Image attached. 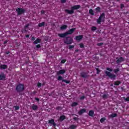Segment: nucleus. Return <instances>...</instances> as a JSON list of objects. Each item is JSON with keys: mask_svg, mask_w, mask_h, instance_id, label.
Here are the masks:
<instances>
[{"mask_svg": "<svg viewBox=\"0 0 129 129\" xmlns=\"http://www.w3.org/2000/svg\"><path fill=\"white\" fill-rule=\"evenodd\" d=\"M0 129H1V127H0Z\"/></svg>", "mask_w": 129, "mask_h": 129, "instance_id": "59", "label": "nucleus"}, {"mask_svg": "<svg viewBox=\"0 0 129 129\" xmlns=\"http://www.w3.org/2000/svg\"><path fill=\"white\" fill-rule=\"evenodd\" d=\"M35 39H36V38H35V37H32V38H31V40L32 41H34V40H35Z\"/></svg>", "mask_w": 129, "mask_h": 129, "instance_id": "47", "label": "nucleus"}, {"mask_svg": "<svg viewBox=\"0 0 129 129\" xmlns=\"http://www.w3.org/2000/svg\"><path fill=\"white\" fill-rule=\"evenodd\" d=\"M77 105H78V103H77L76 102H74L72 104V106H73V107L76 106Z\"/></svg>", "mask_w": 129, "mask_h": 129, "instance_id": "26", "label": "nucleus"}, {"mask_svg": "<svg viewBox=\"0 0 129 129\" xmlns=\"http://www.w3.org/2000/svg\"><path fill=\"white\" fill-rule=\"evenodd\" d=\"M65 62H66V59H62L61 61V63L62 64H64V63H65Z\"/></svg>", "mask_w": 129, "mask_h": 129, "instance_id": "39", "label": "nucleus"}, {"mask_svg": "<svg viewBox=\"0 0 129 129\" xmlns=\"http://www.w3.org/2000/svg\"><path fill=\"white\" fill-rule=\"evenodd\" d=\"M83 38V36L82 35H79L76 37V40L77 41H80Z\"/></svg>", "mask_w": 129, "mask_h": 129, "instance_id": "12", "label": "nucleus"}, {"mask_svg": "<svg viewBox=\"0 0 129 129\" xmlns=\"http://www.w3.org/2000/svg\"><path fill=\"white\" fill-rule=\"evenodd\" d=\"M68 27V26L67 25H62L60 27V30H66V29H67Z\"/></svg>", "mask_w": 129, "mask_h": 129, "instance_id": "19", "label": "nucleus"}, {"mask_svg": "<svg viewBox=\"0 0 129 129\" xmlns=\"http://www.w3.org/2000/svg\"><path fill=\"white\" fill-rule=\"evenodd\" d=\"M5 79H6V75L5 74L0 75V80H5Z\"/></svg>", "mask_w": 129, "mask_h": 129, "instance_id": "11", "label": "nucleus"}, {"mask_svg": "<svg viewBox=\"0 0 129 129\" xmlns=\"http://www.w3.org/2000/svg\"><path fill=\"white\" fill-rule=\"evenodd\" d=\"M104 13H102L100 16L99 17V19H97V22L98 24H100V22H103L104 21Z\"/></svg>", "mask_w": 129, "mask_h": 129, "instance_id": "4", "label": "nucleus"}, {"mask_svg": "<svg viewBox=\"0 0 129 129\" xmlns=\"http://www.w3.org/2000/svg\"><path fill=\"white\" fill-rule=\"evenodd\" d=\"M57 80L59 81H61V80H63V77H62L61 76H59L58 77V79Z\"/></svg>", "mask_w": 129, "mask_h": 129, "instance_id": "28", "label": "nucleus"}, {"mask_svg": "<svg viewBox=\"0 0 129 129\" xmlns=\"http://www.w3.org/2000/svg\"><path fill=\"white\" fill-rule=\"evenodd\" d=\"M107 97H108V95L107 94H104L103 96H102V98H107Z\"/></svg>", "mask_w": 129, "mask_h": 129, "instance_id": "27", "label": "nucleus"}, {"mask_svg": "<svg viewBox=\"0 0 129 129\" xmlns=\"http://www.w3.org/2000/svg\"><path fill=\"white\" fill-rule=\"evenodd\" d=\"M95 30H96V28L94 26H93L92 28H91V31H95Z\"/></svg>", "mask_w": 129, "mask_h": 129, "instance_id": "36", "label": "nucleus"}, {"mask_svg": "<svg viewBox=\"0 0 129 129\" xmlns=\"http://www.w3.org/2000/svg\"><path fill=\"white\" fill-rule=\"evenodd\" d=\"M49 123H50L51 124H53V125H55V121H54V119H51L48 120Z\"/></svg>", "mask_w": 129, "mask_h": 129, "instance_id": "18", "label": "nucleus"}, {"mask_svg": "<svg viewBox=\"0 0 129 129\" xmlns=\"http://www.w3.org/2000/svg\"><path fill=\"white\" fill-rule=\"evenodd\" d=\"M122 61H123V58L122 57H119L117 61H116V63H117V64H118V63H120L121 62H122Z\"/></svg>", "mask_w": 129, "mask_h": 129, "instance_id": "13", "label": "nucleus"}, {"mask_svg": "<svg viewBox=\"0 0 129 129\" xmlns=\"http://www.w3.org/2000/svg\"><path fill=\"white\" fill-rule=\"evenodd\" d=\"M80 48H84V45L83 44V43L80 44Z\"/></svg>", "mask_w": 129, "mask_h": 129, "instance_id": "38", "label": "nucleus"}, {"mask_svg": "<svg viewBox=\"0 0 129 129\" xmlns=\"http://www.w3.org/2000/svg\"><path fill=\"white\" fill-rule=\"evenodd\" d=\"M66 13H67V14H69L70 15H72L74 13V11L73 10H65Z\"/></svg>", "mask_w": 129, "mask_h": 129, "instance_id": "8", "label": "nucleus"}, {"mask_svg": "<svg viewBox=\"0 0 129 129\" xmlns=\"http://www.w3.org/2000/svg\"><path fill=\"white\" fill-rule=\"evenodd\" d=\"M62 82H65V83H67V84L70 83V81H67L66 80H62Z\"/></svg>", "mask_w": 129, "mask_h": 129, "instance_id": "29", "label": "nucleus"}, {"mask_svg": "<svg viewBox=\"0 0 129 129\" xmlns=\"http://www.w3.org/2000/svg\"><path fill=\"white\" fill-rule=\"evenodd\" d=\"M89 14H90V15H92V16H93L94 15V13H93V10H92V9H90Z\"/></svg>", "mask_w": 129, "mask_h": 129, "instance_id": "25", "label": "nucleus"}, {"mask_svg": "<svg viewBox=\"0 0 129 129\" xmlns=\"http://www.w3.org/2000/svg\"><path fill=\"white\" fill-rule=\"evenodd\" d=\"M25 89V86L23 84H19L16 87V90L18 92H22Z\"/></svg>", "mask_w": 129, "mask_h": 129, "instance_id": "1", "label": "nucleus"}, {"mask_svg": "<svg viewBox=\"0 0 129 129\" xmlns=\"http://www.w3.org/2000/svg\"><path fill=\"white\" fill-rule=\"evenodd\" d=\"M98 46H101L102 45V43H99L97 44Z\"/></svg>", "mask_w": 129, "mask_h": 129, "instance_id": "49", "label": "nucleus"}, {"mask_svg": "<svg viewBox=\"0 0 129 129\" xmlns=\"http://www.w3.org/2000/svg\"><path fill=\"white\" fill-rule=\"evenodd\" d=\"M28 27H29V24H27V25L25 26V30H26V29H27V28H28Z\"/></svg>", "mask_w": 129, "mask_h": 129, "instance_id": "52", "label": "nucleus"}, {"mask_svg": "<svg viewBox=\"0 0 129 129\" xmlns=\"http://www.w3.org/2000/svg\"><path fill=\"white\" fill-rule=\"evenodd\" d=\"M123 7H124L123 4H121V9H122Z\"/></svg>", "mask_w": 129, "mask_h": 129, "instance_id": "51", "label": "nucleus"}, {"mask_svg": "<svg viewBox=\"0 0 129 129\" xmlns=\"http://www.w3.org/2000/svg\"><path fill=\"white\" fill-rule=\"evenodd\" d=\"M119 71V70L118 69L114 70V73H117V72H118Z\"/></svg>", "mask_w": 129, "mask_h": 129, "instance_id": "34", "label": "nucleus"}, {"mask_svg": "<svg viewBox=\"0 0 129 129\" xmlns=\"http://www.w3.org/2000/svg\"><path fill=\"white\" fill-rule=\"evenodd\" d=\"M7 43H8V41H7L4 42V44H7Z\"/></svg>", "mask_w": 129, "mask_h": 129, "instance_id": "56", "label": "nucleus"}, {"mask_svg": "<svg viewBox=\"0 0 129 129\" xmlns=\"http://www.w3.org/2000/svg\"><path fill=\"white\" fill-rule=\"evenodd\" d=\"M115 116H116V113H113L111 115V117H115Z\"/></svg>", "mask_w": 129, "mask_h": 129, "instance_id": "32", "label": "nucleus"}, {"mask_svg": "<svg viewBox=\"0 0 129 129\" xmlns=\"http://www.w3.org/2000/svg\"><path fill=\"white\" fill-rule=\"evenodd\" d=\"M41 42V39H37L34 42V44H39Z\"/></svg>", "mask_w": 129, "mask_h": 129, "instance_id": "20", "label": "nucleus"}, {"mask_svg": "<svg viewBox=\"0 0 129 129\" xmlns=\"http://www.w3.org/2000/svg\"><path fill=\"white\" fill-rule=\"evenodd\" d=\"M18 15H22V14H24L25 10L22 8H18L16 10Z\"/></svg>", "mask_w": 129, "mask_h": 129, "instance_id": "5", "label": "nucleus"}, {"mask_svg": "<svg viewBox=\"0 0 129 129\" xmlns=\"http://www.w3.org/2000/svg\"><path fill=\"white\" fill-rule=\"evenodd\" d=\"M9 53H10V52H7V54H9Z\"/></svg>", "mask_w": 129, "mask_h": 129, "instance_id": "57", "label": "nucleus"}, {"mask_svg": "<svg viewBox=\"0 0 129 129\" xmlns=\"http://www.w3.org/2000/svg\"><path fill=\"white\" fill-rule=\"evenodd\" d=\"M73 42V39L71 37H67L66 40H64V43L67 45H70Z\"/></svg>", "mask_w": 129, "mask_h": 129, "instance_id": "3", "label": "nucleus"}, {"mask_svg": "<svg viewBox=\"0 0 129 129\" xmlns=\"http://www.w3.org/2000/svg\"><path fill=\"white\" fill-rule=\"evenodd\" d=\"M107 70H108V71H112V69L109 68H107Z\"/></svg>", "mask_w": 129, "mask_h": 129, "instance_id": "43", "label": "nucleus"}, {"mask_svg": "<svg viewBox=\"0 0 129 129\" xmlns=\"http://www.w3.org/2000/svg\"><path fill=\"white\" fill-rule=\"evenodd\" d=\"M96 71H97V74H99V73H100V71H99L98 69H96Z\"/></svg>", "mask_w": 129, "mask_h": 129, "instance_id": "44", "label": "nucleus"}, {"mask_svg": "<svg viewBox=\"0 0 129 129\" xmlns=\"http://www.w3.org/2000/svg\"><path fill=\"white\" fill-rule=\"evenodd\" d=\"M32 108L33 110H37V109H38V106H37L36 105H33L32 106Z\"/></svg>", "mask_w": 129, "mask_h": 129, "instance_id": "15", "label": "nucleus"}, {"mask_svg": "<svg viewBox=\"0 0 129 129\" xmlns=\"http://www.w3.org/2000/svg\"><path fill=\"white\" fill-rule=\"evenodd\" d=\"M93 114H94L93 111L90 110L89 112V115H90V116H93Z\"/></svg>", "mask_w": 129, "mask_h": 129, "instance_id": "22", "label": "nucleus"}, {"mask_svg": "<svg viewBox=\"0 0 129 129\" xmlns=\"http://www.w3.org/2000/svg\"><path fill=\"white\" fill-rule=\"evenodd\" d=\"M79 9H80V5H76V6H74L72 7V10H73L74 11V10H78Z\"/></svg>", "mask_w": 129, "mask_h": 129, "instance_id": "10", "label": "nucleus"}, {"mask_svg": "<svg viewBox=\"0 0 129 129\" xmlns=\"http://www.w3.org/2000/svg\"><path fill=\"white\" fill-rule=\"evenodd\" d=\"M79 50H78V49H76V50H75V52H76H76H78Z\"/></svg>", "mask_w": 129, "mask_h": 129, "instance_id": "54", "label": "nucleus"}, {"mask_svg": "<svg viewBox=\"0 0 129 129\" xmlns=\"http://www.w3.org/2000/svg\"><path fill=\"white\" fill-rule=\"evenodd\" d=\"M35 100H36V101H40V99L38 98H35Z\"/></svg>", "mask_w": 129, "mask_h": 129, "instance_id": "48", "label": "nucleus"}, {"mask_svg": "<svg viewBox=\"0 0 129 129\" xmlns=\"http://www.w3.org/2000/svg\"><path fill=\"white\" fill-rule=\"evenodd\" d=\"M117 2H119V0H117Z\"/></svg>", "mask_w": 129, "mask_h": 129, "instance_id": "58", "label": "nucleus"}, {"mask_svg": "<svg viewBox=\"0 0 129 129\" xmlns=\"http://www.w3.org/2000/svg\"><path fill=\"white\" fill-rule=\"evenodd\" d=\"M67 0H61V3H62V4H64V3H66V1Z\"/></svg>", "mask_w": 129, "mask_h": 129, "instance_id": "46", "label": "nucleus"}, {"mask_svg": "<svg viewBox=\"0 0 129 129\" xmlns=\"http://www.w3.org/2000/svg\"><path fill=\"white\" fill-rule=\"evenodd\" d=\"M104 120H105V118H101L100 121L101 122H104Z\"/></svg>", "mask_w": 129, "mask_h": 129, "instance_id": "35", "label": "nucleus"}, {"mask_svg": "<svg viewBox=\"0 0 129 129\" xmlns=\"http://www.w3.org/2000/svg\"><path fill=\"white\" fill-rule=\"evenodd\" d=\"M41 14H45V11H43V10L41 11Z\"/></svg>", "mask_w": 129, "mask_h": 129, "instance_id": "50", "label": "nucleus"}, {"mask_svg": "<svg viewBox=\"0 0 129 129\" xmlns=\"http://www.w3.org/2000/svg\"><path fill=\"white\" fill-rule=\"evenodd\" d=\"M105 74L107 76L109 77V78H110V79H113V80H114V79H115V78L116 77V76H115V75L111 74L109 72L106 71Z\"/></svg>", "mask_w": 129, "mask_h": 129, "instance_id": "2", "label": "nucleus"}, {"mask_svg": "<svg viewBox=\"0 0 129 129\" xmlns=\"http://www.w3.org/2000/svg\"><path fill=\"white\" fill-rule=\"evenodd\" d=\"M81 75L82 77H84V78H85V77H87V73H81Z\"/></svg>", "mask_w": 129, "mask_h": 129, "instance_id": "17", "label": "nucleus"}, {"mask_svg": "<svg viewBox=\"0 0 129 129\" xmlns=\"http://www.w3.org/2000/svg\"><path fill=\"white\" fill-rule=\"evenodd\" d=\"M75 31V28H72L69 30L67 32H66L67 35H71V34H73V33Z\"/></svg>", "mask_w": 129, "mask_h": 129, "instance_id": "7", "label": "nucleus"}, {"mask_svg": "<svg viewBox=\"0 0 129 129\" xmlns=\"http://www.w3.org/2000/svg\"><path fill=\"white\" fill-rule=\"evenodd\" d=\"M96 12L97 13H98V12H99L100 11V8L99 7H97L96 9Z\"/></svg>", "mask_w": 129, "mask_h": 129, "instance_id": "33", "label": "nucleus"}, {"mask_svg": "<svg viewBox=\"0 0 129 129\" xmlns=\"http://www.w3.org/2000/svg\"><path fill=\"white\" fill-rule=\"evenodd\" d=\"M58 37H60V38H64V37H66L67 36V33H62V34H58Z\"/></svg>", "mask_w": 129, "mask_h": 129, "instance_id": "9", "label": "nucleus"}, {"mask_svg": "<svg viewBox=\"0 0 129 129\" xmlns=\"http://www.w3.org/2000/svg\"><path fill=\"white\" fill-rule=\"evenodd\" d=\"M57 109H61V108H60V107H57Z\"/></svg>", "mask_w": 129, "mask_h": 129, "instance_id": "55", "label": "nucleus"}, {"mask_svg": "<svg viewBox=\"0 0 129 129\" xmlns=\"http://www.w3.org/2000/svg\"><path fill=\"white\" fill-rule=\"evenodd\" d=\"M74 48V45H70L69 49H73Z\"/></svg>", "mask_w": 129, "mask_h": 129, "instance_id": "40", "label": "nucleus"}, {"mask_svg": "<svg viewBox=\"0 0 129 129\" xmlns=\"http://www.w3.org/2000/svg\"><path fill=\"white\" fill-rule=\"evenodd\" d=\"M15 108L16 110H19L20 109V107L19 106H16L14 107Z\"/></svg>", "mask_w": 129, "mask_h": 129, "instance_id": "31", "label": "nucleus"}, {"mask_svg": "<svg viewBox=\"0 0 129 129\" xmlns=\"http://www.w3.org/2000/svg\"><path fill=\"white\" fill-rule=\"evenodd\" d=\"M77 126L75 125H71L70 126V128L71 129H75L76 128Z\"/></svg>", "mask_w": 129, "mask_h": 129, "instance_id": "23", "label": "nucleus"}, {"mask_svg": "<svg viewBox=\"0 0 129 129\" xmlns=\"http://www.w3.org/2000/svg\"><path fill=\"white\" fill-rule=\"evenodd\" d=\"M85 98V97L84 96H82V97H81L80 99L81 100H83V99H84Z\"/></svg>", "mask_w": 129, "mask_h": 129, "instance_id": "45", "label": "nucleus"}, {"mask_svg": "<svg viewBox=\"0 0 129 129\" xmlns=\"http://www.w3.org/2000/svg\"><path fill=\"white\" fill-rule=\"evenodd\" d=\"M114 84H115V85H119V84H120V82H115L114 83Z\"/></svg>", "mask_w": 129, "mask_h": 129, "instance_id": "37", "label": "nucleus"}, {"mask_svg": "<svg viewBox=\"0 0 129 129\" xmlns=\"http://www.w3.org/2000/svg\"><path fill=\"white\" fill-rule=\"evenodd\" d=\"M86 111V110L85 109H82L80 110V111H79L78 113L80 115H81L82 113H84V112H85Z\"/></svg>", "mask_w": 129, "mask_h": 129, "instance_id": "14", "label": "nucleus"}, {"mask_svg": "<svg viewBox=\"0 0 129 129\" xmlns=\"http://www.w3.org/2000/svg\"><path fill=\"white\" fill-rule=\"evenodd\" d=\"M59 119L61 121L64 120V119H65V116L64 115L60 116L59 117Z\"/></svg>", "mask_w": 129, "mask_h": 129, "instance_id": "24", "label": "nucleus"}, {"mask_svg": "<svg viewBox=\"0 0 129 129\" xmlns=\"http://www.w3.org/2000/svg\"><path fill=\"white\" fill-rule=\"evenodd\" d=\"M42 86V84L41 83H38L37 84V86L38 87H41V86Z\"/></svg>", "mask_w": 129, "mask_h": 129, "instance_id": "41", "label": "nucleus"}, {"mask_svg": "<svg viewBox=\"0 0 129 129\" xmlns=\"http://www.w3.org/2000/svg\"><path fill=\"white\" fill-rule=\"evenodd\" d=\"M36 48H37V49L41 48V45L40 44L36 45Z\"/></svg>", "mask_w": 129, "mask_h": 129, "instance_id": "42", "label": "nucleus"}, {"mask_svg": "<svg viewBox=\"0 0 129 129\" xmlns=\"http://www.w3.org/2000/svg\"><path fill=\"white\" fill-rule=\"evenodd\" d=\"M26 38H29V37H30V35H26Z\"/></svg>", "mask_w": 129, "mask_h": 129, "instance_id": "53", "label": "nucleus"}, {"mask_svg": "<svg viewBox=\"0 0 129 129\" xmlns=\"http://www.w3.org/2000/svg\"><path fill=\"white\" fill-rule=\"evenodd\" d=\"M1 69H7L8 68V66L7 65H0Z\"/></svg>", "mask_w": 129, "mask_h": 129, "instance_id": "16", "label": "nucleus"}, {"mask_svg": "<svg viewBox=\"0 0 129 129\" xmlns=\"http://www.w3.org/2000/svg\"><path fill=\"white\" fill-rule=\"evenodd\" d=\"M44 26H45V22H42L38 24V27H44Z\"/></svg>", "mask_w": 129, "mask_h": 129, "instance_id": "21", "label": "nucleus"}, {"mask_svg": "<svg viewBox=\"0 0 129 129\" xmlns=\"http://www.w3.org/2000/svg\"><path fill=\"white\" fill-rule=\"evenodd\" d=\"M66 73V70H60L59 71L57 72V75H61L62 74H64V73Z\"/></svg>", "mask_w": 129, "mask_h": 129, "instance_id": "6", "label": "nucleus"}, {"mask_svg": "<svg viewBox=\"0 0 129 129\" xmlns=\"http://www.w3.org/2000/svg\"><path fill=\"white\" fill-rule=\"evenodd\" d=\"M123 98L125 101H129V97H127V98L123 97Z\"/></svg>", "mask_w": 129, "mask_h": 129, "instance_id": "30", "label": "nucleus"}]
</instances>
